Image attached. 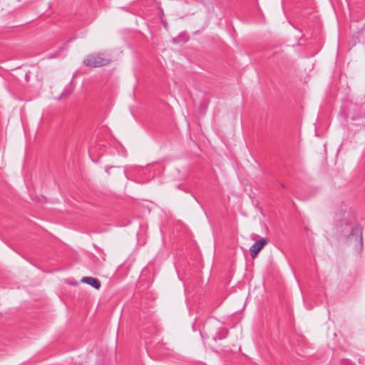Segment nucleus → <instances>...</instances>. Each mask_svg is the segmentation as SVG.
Masks as SVG:
<instances>
[{"mask_svg":"<svg viewBox=\"0 0 365 365\" xmlns=\"http://www.w3.org/2000/svg\"><path fill=\"white\" fill-rule=\"evenodd\" d=\"M351 215V220L346 223V227H351L350 234L348 235V239H354L356 246L359 248L362 247V228L359 225L354 224L355 217L352 214Z\"/></svg>","mask_w":365,"mask_h":365,"instance_id":"f03ea898","label":"nucleus"},{"mask_svg":"<svg viewBox=\"0 0 365 365\" xmlns=\"http://www.w3.org/2000/svg\"><path fill=\"white\" fill-rule=\"evenodd\" d=\"M349 227H350V226H349ZM346 228H348V227H346V224H345V225H344V230H346V231H349V229H346Z\"/></svg>","mask_w":365,"mask_h":365,"instance_id":"423d86ee","label":"nucleus"},{"mask_svg":"<svg viewBox=\"0 0 365 365\" xmlns=\"http://www.w3.org/2000/svg\"><path fill=\"white\" fill-rule=\"evenodd\" d=\"M227 335V330L225 328H222L217 336L214 337V340L216 341L217 339L221 340L225 339Z\"/></svg>","mask_w":365,"mask_h":365,"instance_id":"39448f33","label":"nucleus"},{"mask_svg":"<svg viewBox=\"0 0 365 365\" xmlns=\"http://www.w3.org/2000/svg\"><path fill=\"white\" fill-rule=\"evenodd\" d=\"M268 242L269 239L267 237H262L259 240L257 241L250 247L251 257L254 258Z\"/></svg>","mask_w":365,"mask_h":365,"instance_id":"7ed1b4c3","label":"nucleus"},{"mask_svg":"<svg viewBox=\"0 0 365 365\" xmlns=\"http://www.w3.org/2000/svg\"><path fill=\"white\" fill-rule=\"evenodd\" d=\"M81 282L83 283H86L93 287L98 289L101 287V282L97 279L91 277H83Z\"/></svg>","mask_w":365,"mask_h":365,"instance_id":"20e7f679","label":"nucleus"},{"mask_svg":"<svg viewBox=\"0 0 365 365\" xmlns=\"http://www.w3.org/2000/svg\"><path fill=\"white\" fill-rule=\"evenodd\" d=\"M110 60L105 58L103 54L94 53L88 55L83 60V64L87 67H101L109 64Z\"/></svg>","mask_w":365,"mask_h":365,"instance_id":"f257e3e1","label":"nucleus"}]
</instances>
